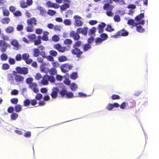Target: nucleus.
<instances>
[{"instance_id": "nucleus-10", "label": "nucleus", "mask_w": 159, "mask_h": 159, "mask_svg": "<svg viewBox=\"0 0 159 159\" xmlns=\"http://www.w3.org/2000/svg\"><path fill=\"white\" fill-rule=\"evenodd\" d=\"M29 57L30 55L27 53H24L22 55V59L27 64H30L33 61V60Z\"/></svg>"}, {"instance_id": "nucleus-56", "label": "nucleus", "mask_w": 159, "mask_h": 159, "mask_svg": "<svg viewBox=\"0 0 159 159\" xmlns=\"http://www.w3.org/2000/svg\"><path fill=\"white\" fill-rule=\"evenodd\" d=\"M67 91L65 89H62L60 92V94L62 97H66Z\"/></svg>"}, {"instance_id": "nucleus-58", "label": "nucleus", "mask_w": 159, "mask_h": 159, "mask_svg": "<svg viewBox=\"0 0 159 159\" xmlns=\"http://www.w3.org/2000/svg\"><path fill=\"white\" fill-rule=\"evenodd\" d=\"M49 53L51 56L54 57L56 56L57 54V53L56 51L53 50H50Z\"/></svg>"}, {"instance_id": "nucleus-22", "label": "nucleus", "mask_w": 159, "mask_h": 159, "mask_svg": "<svg viewBox=\"0 0 159 159\" xmlns=\"http://www.w3.org/2000/svg\"><path fill=\"white\" fill-rule=\"evenodd\" d=\"M49 33L47 31H44L43 33V35L41 39L44 41H48L49 40L48 37V35Z\"/></svg>"}, {"instance_id": "nucleus-49", "label": "nucleus", "mask_w": 159, "mask_h": 159, "mask_svg": "<svg viewBox=\"0 0 159 159\" xmlns=\"http://www.w3.org/2000/svg\"><path fill=\"white\" fill-rule=\"evenodd\" d=\"M33 80V79L31 77H29L26 79V82L29 85L33 83L32 82Z\"/></svg>"}, {"instance_id": "nucleus-21", "label": "nucleus", "mask_w": 159, "mask_h": 159, "mask_svg": "<svg viewBox=\"0 0 159 159\" xmlns=\"http://www.w3.org/2000/svg\"><path fill=\"white\" fill-rule=\"evenodd\" d=\"M135 26L137 32L139 33H143L145 31V29L139 24L137 23Z\"/></svg>"}, {"instance_id": "nucleus-16", "label": "nucleus", "mask_w": 159, "mask_h": 159, "mask_svg": "<svg viewBox=\"0 0 159 159\" xmlns=\"http://www.w3.org/2000/svg\"><path fill=\"white\" fill-rule=\"evenodd\" d=\"M106 24L103 22H101L100 24L98 25L97 27V29L98 30V32L99 33H101L104 31V28L106 26Z\"/></svg>"}, {"instance_id": "nucleus-8", "label": "nucleus", "mask_w": 159, "mask_h": 159, "mask_svg": "<svg viewBox=\"0 0 159 159\" xmlns=\"http://www.w3.org/2000/svg\"><path fill=\"white\" fill-rule=\"evenodd\" d=\"M16 72L15 71H13V74L9 73L7 75V80L11 84L16 85V84L15 81L14 76V75H16Z\"/></svg>"}, {"instance_id": "nucleus-23", "label": "nucleus", "mask_w": 159, "mask_h": 159, "mask_svg": "<svg viewBox=\"0 0 159 159\" xmlns=\"http://www.w3.org/2000/svg\"><path fill=\"white\" fill-rule=\"evenodd\" d=\"M38 9L39 11L40 14L43 16H45L47 13L46 11L44 8L40 6L38 7Z\"/></svg>"}, {"instance_id": "nucleus-64", "label": "nucleus", "mask_w": 159, "mask_h": 159, "mask_svg": "<svg viewBox=\"0 0 159 159\" xmlns=\"http://www.w3.org/2000/svg\"><path fill=\"white\" fill-rule=\"evenodd\" d=\"M73 94L72 93L70 92H66V97L67 98H70L73 97Z\"/></svg>"}, {"instance_id": "nucleus-18", "label": "nucleus", "mask_w": 159, "mask_h": 159, "mask_svg": "<svg viewBox=\"0 0 159 159\" xmlns=\"http://www.w3.org/2000/svg\"><path fill=\"white\" fill-rule=\"evenodd\" d=\"M11 44L14 48V49L18 50L19 48V45L18 41L16 40H13L11 43Z\"/></svg>"}, {"instance_id": "nucleus-40", "label": "nucleus", "mask_w": 159, "mask_h": 159, "mask_svg": "<svg viewBox=\"0 0 159 159\" xmlns=\"http://www.w3.org/2000/svg\"><path fill=\"white\" fill-rule=\"evenodd\" d=\"M15 109L16 111L17 112H20L22 109L21 106L19 104L16 105L15 106Z\"/></svg>"}, {"instance_id": "nucleus-53", "label": "nucleus", "mask_w": 159, "mask_h": 159, "mask_svg": "<svg viewBox=\"0 0 159 159\" xmlns=\"http://www.w3.org/2000/svg\"><path fill=\"white\" fill-rule=\"evenodd\" d=\"M48 80L50 82L54 83L55 82V79L54 76H49L48 75Z\"/></svg>"}, {"instance_id": "nucleus-25", "label": "nucleus", "mask_w": 159, "mask_h": 159, "mask_svg": "<svg viewBox=\"0 0 159 159\" xmlns=\"http://www.w3.org/2000/svg\"><path fill=\"white\" fill-rule=\"evenodd\" d=\"M27 37L29 39V40L32 42H34L35 40L36 39V36L35 34H32L28 35Z\"/></svg>"}, {"instance_id": "nucleus-17", "label": "nucleus", "mask_w": 159, "mask_h": 159, "mask_svg": "<svg viewBox=\"0 0 159 159\" xmlns=\"http://www.w3.org/2000/svg\"><path fill=\"white\" fill-rule=\"evenodd\" d=\"M30 103L33 105H35L37 104L36 100H31V102H30V100H25L24 101V105L25 106H27Z\"/></svg>"}, {"instance_id": "nucleus-38", "label": "nucleus", "mask_w": 159, "mask_h": 159, "mask_svg": "<svg viewBox=\"0 0 159 159\" xmlns=\"http://www.w3.org/2000/svg\"><path fill=\"white\" fill-rule=\"evenodd\" d=\"M91 45L89 43L85 44L83 46V49L84 51H86L91 48Z\"/></svg>"}, {"instance_id": "nucleus-19", "label": "nucleus", "mask_w": 159, "mask_h": 159, "mask_svg": "<svg viewBox=\"0 0 159 159\" xmlns=\"http://www.w3.org/2000/svg\"><path fill=\"white\" fill-rule=\"evenodd\" d=\"M75 20L74 25L76 26H80V16L75 15L74 16Z\"/></svg>"}, {"instance_id": "nucleus-37", "label": "nucleus", "mask_w": 159, "mask_h": 159, "mask_svg": "<svg viewBox=\"0 0 159 159\" xmlns=\"http://www.w3.org/2000/svg\"><path fill=\"white\" fill-rule=\"evenodd\" d=\"M72 41L69 39H66L64 41V44L66 45H70L72 43Z\"/></svg>"}, {"instance_id": "nucleus-20", "label": "nucleus", "mask_w": 159, "mask_h": 159, "mask_svg": "<svg viewBox=\"0 0 159 159\" xmlns=\"http://www.w3.org/2000/svg\"><path fill=\"white\" fill-rule=\"evenodd\" d=\"M70 5L68 4H63L60 6V11L62 13L70 7Z\"/></svg>"}, {"instance_id": "nucleus-59", "label": "nucleus", "mask_w": 159, "mask_h": 159, "mask_svg": "<svg viewBox=\"0 0 159 159\" xmlns=\"http://www.w3.org/2000/svg\"><path fill=\"white\" fill-rule=\"evenodd\" d=\"M8 62L10 64L13 65L15 63L16 61L14 58H10L8 60Z\"/></svg>"}, {"instance_id": "nucleus-60", "label": "nucleus", "mask_w": 159, "mask_h": 159, "mask_svg": "<svg viewBox=\"0 0 159 159\" xmlns=\"http://www.w3.org/2000/svg\"><path fill=\"white\" fill-rule=\"evenodd\" d=\"M113 2H117L121 5H123L125 4V2L124 0H113Z\"/></svg>"}, {"instance_id": "nucleus-26", "label": "nucleus", "mask_w": 159, "mask_h": 159, "mask_svg": "<svg viewBox=\"0 0 159 159\" xmlns=\"http://www.w3.org/2000/svg\"><path fill=\"white\" fill-rule=\"evenodd\" d=\"M70 87L72 91H75L78 88L77 85L75 83H73L70 85Z\"/></svg>"}, {"instance_id": "nucleus-62", "label": "nucleus", "mask_w": 159, "mask_h": 159, "mask_svg": "<svg viewBox=\"0 0 159 159\" xmlns=\"http://www.w3.org/2000/svg\"><path fill=\"white\" fill-rule=\"evenodd\" d=\"M24 136L25 138H30L31 136V132L30 131H28L25 133Z\"/></svg>"}, {"instance_id": "nucleus-28", "label": "nucleus", "mask_w": 159, "mask_h": 159, "mask_svg": "<svg viewBox=\"0 0 159 159\" xmlns=\"http://www.w3.org/2000/svg\"><path fill=\"white\" fill-rule=\"evenodd\" d=\"M14 28L13 26H10L7 27L5 30V31L7 33H11L13 32Z\"/></svg>"}, {"instance_id": "nucleus-4", "label": "nucleus", "mask_w": 159, "mask_h": 159, "mask_svg": "<svg viewBox=\"0 0 159 159\" xmlns=\"http://www.w3.org/2000/svg\"><path fill=\"white\" fill-rule=\"evenodd\" d=\"M80 41L76 42L73 45V49L71 52L74 55H76L78 57H80Z\"/></svg>"}, {"instance_id": "nucleus-31", "label": "nucleus", "mask_w": 159, "mask_h": 159, "mask_svg": "<svg viewBox=\"0 0 159 159\" xmlns=\"http://www.w3.org/2000/svg\"><path fill=\"white\" fill-rule=\"evenodd\" d=\"M20 7L22 8L27 7H28L27 5L26 2L24 0H21L20 2Z\"/></svg>"}, {"instance_id": "nucleus-39", "label": "nucleus", "mask_w": 159, "mask_h": 159, "mask_svg": "<svg viewBox=\"0 0 159 159\" xmlns=\"http://www.w3.org/2000/svg\"><path fill=\"white\" fill-rule=\"evenodd\" d=\"M51 95L52 98H56L57 95V90H52L51 93Z\"/></svg>"}, {"instance_id": "nucleus-43", "label": "nucleus", "mask_w": 159, "mask_h": 159, "mask_svg": "<svg viewBox=\"0 0 159 159\" xmlns=\"http://www.w3.org/2000/svg\"><path fill=\"white\" fill-rule=\"evenodd\" d=\"M73 12L71 10H68L66 13V17H70L72 15Z\"/></svg>"}, {"instance_id": "nucleus-52", "label": "nucleus", "mask_w": 159, "mask_h": 159, "mask_svg": "<svg viewBox=\"0 0 159 159\" xmlns=\"http://www.w3.org/2000/svg\"><path fill=\"white\" fill-rule=\"evenodd\" d=\"M102 41H103V40L102 39V38L99 37H98L96 38L95 40V42L96 43V44L98 45L102 43Z\"/></svg>"}, {"instance_id": "nucleus-47", "label": "nucleus", "mask_w": 159, "mask_h": 159, "mask_svg": "<svg viewBox=\"0 0 159 159\" xmlns=\"http://www.w3.org/2000/svg\"><path fill=\"white\" fill-rule=\"evenodd\" d=\"M106 30L108 32H111L113 31L114 29L112 28L111 26V25H107V28L106 29Z\"/></svg>"}, {"instance_id": "nucleus-13", "label": "nucleus", "mask_w": 159, "mask_h": 159, "mask_svg": "<svg viewBox=\"0 0 159 159\" xmlns=\"http://www.w3.org/2000/svg\"><path fill=\"white\" fill-rule=\"evenodd\" d=\"M29 88L35 93H37L39 91V90L37 88V85L35 83H33L29 85Z\"/></svg>"}, {"instance_id": "nucleus-2", "label": "nucleus", "mask_w": 159, "mask_h": 159, "mask_svg": "<svg viewBox=\"0 0 159 159\" xmlns=\"http://www.w3.org/2000/svg\"><path fill=\"white\" fill-rule=\"evenodd\" d=\"M114 8V7L113 6L110 5L108 3L105 4L103 7L104 10L106 11V14L109 16L113 15V13L112 12V11Z\"/></svg>"}, {"instance_id": "nucleus-48", "label": "nucleus", "mask_w": 159, "mask_h": 159, "mask_svg": "<svg viewBox=\"0 0 159 159\" xmlns=\"http://www.w3.org/2000/svg\"><path fill=\"white\" fill-rule=\"evenodd\" d=\"M13 14L15 16L19 17L21 16L22 13L20 11L17 10L15 11Z\"/></svg>"}, {"instance_id": "nucleus-54", "label": "nucleus", "mask_w": 159, "mask_h": 159, "mask_svg": "<svg viewBox=\"0 0 159 159\" xmlns=\"http://www.w3.org/2000/svg\"><path fill=\"white\" fill-rule=\"evenodd\" d=\"M33 26L28 25L26 27V30L28 32H32L33 31Z\"/></svg>"}, {"instance_id": "nucleus-35", "label": "nucleus", "mask_w": 159, "mask_h": 159, "mask_svg": "<svg viewBox=\"0 0 159 159\" xmlns=\"http://www.w3.org/2000/svg\"><path fill=\"white\" fill-rule=\"evenodd\" d=\"M40 54L39 50L38 48H35L34 50L33 56L34 57H38Z\"/></svg>"}, {"instance_id": "nucleus-63", "label": "nucleus", "mask_w": 159, "mask_h": 159, "mask_svg": "<svg viewBox=\"0 0 159 159\" xmlns=\"http://www.w3.org/2000/svg\"><path fill=\"white\" fill-rule=\"evenodd\" d=\"M52 65L54 67L57 68L59 66L60 64L57 61H54L52 63Z\"/></svg>"}, {"instance_id": "nucleus-45", "label": "nucleus", "mask_w": 159, "mask_h": 159, "mask_svg": "<svg viewBox=\"0 0 159 159\" xmlns=\"http://www.w3.org/2000/svg\"><path fill=\"white\" fill-rule=\"evenodd\" d=\"M2 13L3 15L4 16H8L10 14L9 11L6 9H4L3 10Z\"/></svg>"}, {"instance_id": "nucleus-44", "label": "nucleus", "mask_w": 159, "mask_h": 159, "mask_svg": "<svg viewBox=\"0 0 159 159\" xmlns=\"http://www.w3.org/2000/svg\"><path fill=\"white\" fill-rule=\"evenodd\" d=\"M7 55L5 53H3L1 55V58L2 61L7 60Z\"/></svg>"}, {"instance_id": "nucleus-46", "label": "nucleus", "mask_w": 159, "mask_h": 159, "mask_svg": "<svg viewBox=\"0 0 159 159\" xmlns=\"http://www.w3.org/2000/svg\"><path fill=\"white\" fill-rule=\"evenodd\" d=\"M9 68L10 66L8 64L4 63L2 64V69L3 70H7L9 69Z\"/></svg>"}, {"instance_id": "nucleus-55", "label": "nucleus", "mask_w": 159, "mask_h": 159, "mask_svg": "<svg viewBox=\"0 0 159 159\" xmlns=\"http://www.w3.org/2000/svg\"><path fill=\"white\" fill-rule=\"evenodd\" d=\"M114 21L116 22H119L120 21V16L118 15H115L114 17Z\"/></svg>"}, {"instance_id": "nucleus-32", "label": "nucleus", "mask_w": 159, "mask_h": 159, "mask_svg": "<svg viewBox=\"0 0 159 159\" xmlns=\"http://www.w3.org/2000/svg\"><path fill=\"white\" fill-rule=\"evenodd\" d=\"M18 115L15 112L12 113L11 115V120H15L18 118Z\"/></svg>"}, {"instance_id": "nucleus-41", "label": "nucleus", "mask_w": 159, "mask_h": 159, "mask_svg": "<svg viewBox=\"0 0 159 159\" xmlns=\"http://www.w3.org/2000/svg\"><path fill=\"white\" fill-rule=\"evenodd\" d=\"M77 72H73L70 75V78L72 80H75L78 77Z\"/></svg>"}, {"instance_id": "nucleus-15", "label": "nucleus", "mask_w": 159, "mask_h": 159, "mask_svg": "<svg viewBox=\"0 0 159 159\" xmlns=\"http://www.w3.org/2000/svg\"><path fill=\"white\" fill-rule=\"evenodd\" d=\"M48 75H44L42 77V79L39 82V84H41L43 85H47L48 84Z\"/></svg>"}, {"instance_id": "nucleus-27", "label": "nucleus", "mask_w": 159, "mask_h": 159, "mask_svg": "<svg viewBox=\"0 0 159 159\" xmlns=\"http://www.w3.org/2000/svg\"><path fill=\"white\" fill-rule=\"evenodd\" d=\"M42 37L40 36H38L37 37V39L35 40L34 41V44L35 45H38L41 43V39Z\"/></svg>"}, {"instance_id": "nucleus-24", "label": "nucleus", "mask_w": 159, "mask_h": 159, "mask_svg": "<svg viewBox=\"0 0 159 159\" xmlns=\"http://www.w3.org/2000/svg\"><path fill=\"white\" fill-rule=\"evenodd\" d=\"M50 74L51 75H55L57 74V69L55 68H52L49 70Z\"/></svg>"}, {"instance_id": "nucleus-50", "label": "nucleus", "mask_w": 159, "mask_h": 159, "mask_svg": "<svg viewBox=\"0 0 159 159\" xmlns=\"http://www.w3.org/2000/svg\"><path fill=\"white\" fill-rule=\"evenodd\" d=\"M64 23L66 25H71V22L70 20L68 19H66L64 20L63 21Z\"/></svg>"}, {"instance_id": "nucleus-3", "label": "nucleus", "mask_w": 159, "mask_h": 159, "mask_svg": "<svg viewBox=\"0 0 159 159\" xmlns=\"http://www.w3.org/2000/svg\"><path fill=\"white\" fill-rule=\"evenodd\" d=\"M128 32L124 29H122L117 32L115 34L111 35V38L116 39L120 36H126L128 35Z\"/></svg>"}, {"instance_id": "nucleus-12", "label": "nucleus", "mask_w": 159, "mask_h": 159, "mask_svg": "<svg viewBox=\"0 0 159 159\" xmlns=\"http://www.w3.org/2000/svg\"><path fill=\"white\" fill-rule=\"evenodd\" d=\"M15 81L16 83H17V84H19L20 83L23 82L24 80V77L20 75L16 74L14 75Z\"/></svg>"}, {"instance_id": "nucleus-51", "label": "nucleus", "mask_w": 159, "mask_h": 159, "mask_svg": "<svg viewBox=\"0 0 159 159\" xmlns=\"http://www.w3.org/2000/svg\"><path fill=\"white\" fill-rule=\"evenodd\" d=\"M22 59V56L20 54H17L15 57V59L17 61H20Z\"/></svg>"}, {"instance_id": "nucleus-42", "label": "nucleus", "mask_w": 159, "mask_h": 159, "mask_svg": "<svg viewBox=\"0 0 159 159\" xmlns=\"http://www.w3.org/2000/svg\"><path fill=\"white\" fill-rule=\"evenodd\" d=\"M47 13L50 16H52L56 14V11L52 10L49 9Z\"/></svg>"}, {"instance_id": "nucleus-30", "label": "nucleus", "mask_w": 159, "mask_h": 159, "mask_svg": "<svg viewBox=\"0 0 159 159\" xmlns=\"http://www.w3.org/2000/svg\"><path fill=\"white\" fill-rule=\"evenodd\" d=\"M144 17V13H141L139 15L137 16L135 18L136 21H139Z\"/></svg>"}, {"instance_id": "nucleus-7", "label": "nucleus", "mask_w": 159, "mask_h": 159, "mask_svg": "<svg viewBox=\"0 0 159 159\" xmlns=\"http://www.w3.org/2000/svg\"><path fill=\"white\" fill-rule=\"evenodd\" d=\"M80 28H78L76 32L74 31H71L70 33V36L73 38L75 40H78L80 39Z\"/></svg>"}, {"instance_id": "nucleus-61", "label": "nucleus", "mask_w": 159, "mask_h": 159, "mask_svg": "<svg viewBox=\"0 0 159 159\" xmlns=\"http://www.w3.org/2000/svg\"><path fill=\"white\" fill-rule=\"evenodd\" d=\"M23 26L22 25H18L16 27V29L18 31H21L23 29Z\"/></svg>"}, {"instance_id": "nucleus-57", "label": "nucleus", "mask_w": 159, "mask_h": 159, "mask_svg": "<svg viewBox=\"0 0 159 159\" xmlns=\"http://www.w3.org/2000/svg\"><path fill=\"white\" fill-rule=\"evenodd\" d=\"M100 36L103 41L106 40L108 38L107 35L105 33H103L101 34Z\"/></svg>"}, {"instance_id": "nucleus-34", "label": "nucleus", "mask_w": 159, "mask_h": 159, "mask_svg": "<svg viewBox=\"0 0 159 159\" xmlns=\"http://www.w3.org/2000/svg\"><path fill=\"white\" fill-rule=\"evenodd\" d=\"M67 58L65 56H61L58 57V60L60 62L67 61Z\"/></svg>"}, {"instance_id": "nucleus-33", "label": "nucleus", "mask_w": 159, "mask_h": 159, "mask_svg": "<svg viewBox=\"0 0 159 159\" xmlns=\"http://www.w3.org/2000/svg\"><path fill=\"white\" fill-rule=\"evenodd\" d=\"M10 20L9 18L5 17L3 18L1 20V22L2 23L4 24H8Z\"/></svg>"}, {"instance_id": "nucleus-5", "label": "nucleus", "mask_w": 159, "mask_h": 159, "mask_svg": "<svg viewBox=\"0 0 159 159\" xmlns=\"http://www.w3.org/2000/svg\"><path fill=\"white\" fill-rule=\"evenodd\" d=\"M16 73H17L25 75L28 74V70L27 68L25 67H21L20 66H17L16 68Z\"/></svg>"}, {"instance_id": "nucleus-29", "label": "nucleus", "mask_w": 159, "mask_h": 159, "mask_svg": "<svg viewBox=\"0 0 159 159\" xmlns=\"http://www.w3.org/2000/svg\"><path fill=\"white\" fill-rule=\"evenodd\" d=\"M88 30V28L87 27H84L83 28H80V33L84 35H86Z\"/></svg>"}, {"instance_id": "nucleus-14", "label": "nucleus", "mask_w": 159, "mask_h": 159, "mask_svg": "<svg viewBox=\"0 0 159 159\" xmlns=\"http://www.w3.org/2000/svg\"><path fill=\"white\" fill-rule=\"evenodd\" d=\"M27 24L28 25H37V20L34 17L31 18L27 20Z\"/></svg>"}, {"instance_id": "nucleus-11", "label": "nucleus", "mask_w": 159, "mask_h": 159, "mask_svg": "<svg viewBox=\"0 0 159 159\" xmlns=\"http://www.w3.org/2000/svg\"><path fill=\"white\" fill-rule=\"evenodd\" d=\"M54 48L57 50L58 52H64L66 50V47L62 46L59 43L56 44L53 46Z\"/></svg>"}, {"instance_id": "nucleus-1", "label": "nucleus", "mask_w": 159, "mask_h": 159, "mask_svg": "<svg viewBox=\"0 0 159 159\" xmlns=\"http://www.w3.org/2000/svg\"><path fill=\"white\" fill-rule=\"evenodd\" d=\"M126 107V103L125 102L122 103L120 105L117 103H114L113 104H109L107 106V109L109 110H111L114 107H119L121 109H125Z\"/></svg>"}, {"instance_id": "nucleus-9", "label": "nucleus", "mask_w": 159, "mask_h": 159, "mask_svg": "<svg viewBox=\"0 0 159 159\" xmlns=\"http://www.w3.org/2000/svg\"><path fill=\"white\" fill-rule=\"evenodd\" d=\"M10 46V44L6 43L4 40H0V47L2 52H5L7 48Z\"/></svg>"}, {"instance_id": "nucleus-6", "label": "nucleus", "mask_w": 159, "mask_h": 159, "mask_svg": "<svg viewBox=\"0 0 159 159\" xmlns=\"http://www.w3.org/2000/svg\"><path fill=\"white\" fill-rule=\"evenodd\" d=\"M73 67V66L67 63L62 64L60 69L61 71L64 73H66L70 70Z\"/></svg>"}, {"instance_id": "nucleus-36", "label": "nucleus", "mask_w": 159, "mask_h": 159, "mask_svg": "<svg viewBox=\"0 0 159 159\" xmlns=\"http://www.w3.org/2000/svg\"><path fill=\"white\" fill-rule=\"evenodd\" d=\"M127 24L129 25H131L133 26H136L137 23H135L133 19H129L127 22Z\"/></svg>"}]
</instances>
